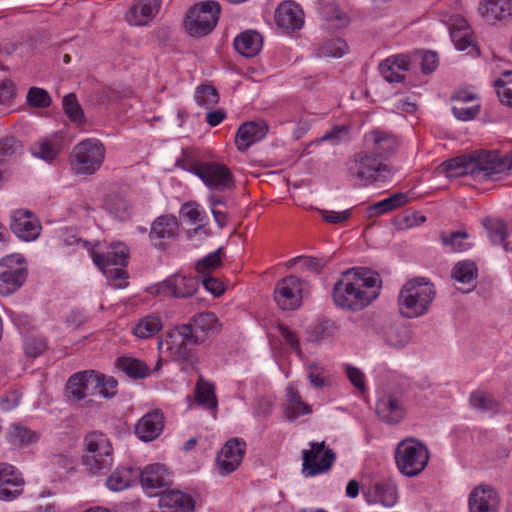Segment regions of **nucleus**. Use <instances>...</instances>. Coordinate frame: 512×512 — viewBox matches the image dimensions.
<instances>
[{
	"label": "nucleus",
	"mask_w": 512,
	"mask_h": 512,
	"mask_svg": "<svg viewBox=\"0 0 512 512\" xmlns=\"http://www.w3.org/2000/svg\"><path fill=\"white\" fill-rule=\"evenodd\" d=\"M22 474L11 464L0 463V500L12 501L23 492Z\"/></svg>",
	"instance_id": "18"
},
{
	"label": "nucleus",
	"mask_w": 512,
	"mask_h": 512,
	"mask_svg": "<svg viewBox=\"0 0 512 512\" xmlns=\"http://www.w3.org/2000/svg\"><path fill=\"white\" fill-rule=\"evenodd\" d=\"M11 230L19 239L29 242L40 235L41 224L32 212L19 209L11 215Z\"/></svg>",
	"instance_id": "17"
},
{
	"label": "nucleus",
	"mask_w": 512,
	"mask_h": 512,
	"mask_svg": "<svg viewBox=\"0 0 512 512\" xmlns=\"http://www.w3.org/2000/svg\"><path fill=\"white\" fill-rule=\"evenodd\" d=\"M176 166L197 176L203 162L196 160L191 151L183 150L182 156L176 160Z\"/></svg>",
	"instance_id": "59"
},
{
	"label": "nucleus",
	"mask_w": 512,
	"mask_h": 512,
	"mask_svg": "<svg viewBox=\"0 0 512 512\" xmlns=\"http://www.w3.org/2000/svg\"><path fill=\"white\" fill-rule=\"evenodd\" d=\"M429 450L414 438L402 440L395 449V462L398 470L406 477L419 475L429 461Z\"/></svg>",
	"instance_id": "7"
},
{
	"label": "nucleus",
	"mask_w": 512,
	"mask_h": 512,
	"mask_svg": "<svg viewBox=\"0 0 512 512\" xmlns=\"http://www.w3.org/2000/svg\"><path fill=\"white\" fill-rule=\"evenodd\" d=\"M106 211L115 219L125 221L132 215V206L129 201L120 194H109L104 200Z\"/></svg>",
	"instance_id": "36"
},
{
	"label": "nucleus",
	"mask_w": 512,
	"mask_h": 512,
	"mask_svg": "<svg viewBox=\"0 0 512 512\" xmlns=\"http://www.w3.org/2000/svg\"><path fill=\"white\" fill-rule=\"evenodd\" d=\"M383 161L370 149L356 153L347 163V176L358 185H369L384 169Z\"/></svg>",
	"instance_id": "9"
},
{
	"label": "nucleus",
	"mask_w": 512,
	"mask_h": 512,
	"mask_svg": "<svg viewBox=\"0 0 512 512\" xmlns=\"http://www.w3.org/2000/svg\"><path fill=\"white\" fill-rule=\"evenodd\" d=\"M23 349L27 357L36 358L47 349V341L42 337H28L24 341Z\"/></svg>",
	"instance_id": "58"
},
{
	"label": "nucleus",
	"mask_w": 512,
	"mask_h": 512,
	"mask_svg": "<svg viewBox=\"0 0 512 512\" xmlns=\"http://www.w3.org/2000/svg\"><path fill=\"white\" fill-rule=\"evenodd\" d=\"M310 294V286L307 281L289 275L277 282L274 289V300L283 311L297 310L303 298Z\"/></svg>",
	"instance_id": "10"
},
{
	"label": "nucleus",
	"mask_w": 512,
	"mask_h": 512,
	"mask_svg": "<svg viewBox=\"0 0 512 512\" xmlns=\"http://www.w3.org/2000/svg\"><path fill=\"white\" fill-rule=\"evenodd\" d=\"M409 58L406 55H394L379 64V71L389 83H399L405 78L404 72L409 70Z\"/></svg>",
	"instance_id": "29"
},
{
	"label": "nucleus",
	"mask_w": 512,
	"mask_h": 512,
	"mask_svg": "<svg viewBox=\"0 0 512 512\" xmlns=\"http://www.w3.org/2000/svg\"><path fill=\"white\" fill-rule=\"evenodd\" d=\"M484 226L488 232L490 240L494 244H504V248L507 250V244L504 243L507 236L505 223L498 219H486L484 221Z\"/></svg>",
	"instance_id": "51"
},
{
	"label": "nucleus",
	"mask_w": 512,
	"mask_h": 512,
	"mask_svg": "<svg viewBox=\"0 0 512 512\" xmlns=\"http://www.w3.org/2000/svg\"><path fill=\"white\" fill-rule=\"evenodd\" d=\"M511 168L512 164L507 158L489 151H475L469 155L458 156L439 166L448 178L470 175L477 180L493 179Z\"/></svg>",
	"instance_id": "3"
},
{
	"label": "nucleus",
	"mask_w": 512,
	"mask_h": 512,
	"mask_svg": "<svg viewBox=\"0 0 512 512\" xmlns=\"http://www.w3.org/2000/svg\"><path fill=\"white\" fill-rule=\"evenodd\" d=\"M478 276L476 264L471 260L458 262L452 269V277L460 283H470Z\"/></svg>",
	"instance_id": "47"
},
{
	"label": "nucleus",
	"mask_w": 512,
	"mask_h": 512,
	"mask_svg": "<svg viewBox=\"0 0 512 512\" xmlns=\"http://www.w3.org/2000/svg\"><path fill=\"white\" fill-rule=\"evenodd\" d=\"M498 506V494L491 486L480 485L469 496L470 512H497Z\"/></svg>",
	"instance_id": "22"
},
{
	"label": "nucleus",
	"mask_w": 512,
	"mask_h": 512,
	"mask_svg": "<svg viewBox=\"0 0 512 512\" xmlns=\"http://www.w3.org/2000/svg\"><path fill=\"white\" fill-rule=\"evenodd\" d=\"M479 12L489 24L504 21L512 15V2L510 0H485L479 5Z\"/></svg>",
	"instance_id": "30"
},
{
	"label": "nucleus",
	"mask_w": 512,
	"mask_h": 512,
	"mask_svg": "<svg viewBox=\"0 0 512 512\" xmlns=\"http://www.w3.org/2000/svg\"><path fill=\"white\" fill-rule=\"evenodd\" d=\"M480 112V105L475 104L470 107H465L464 105H453L452 113L453 115L461 121H469L474 119Z\"/></svg>",
	"instance_id": "64"
},
{
	"label": "nucleus",
	"mask_w": 512,
	"mask_h": 512,
	"mask_svg": "<svg viewBox=\"0 0 512 512\" xmlns=\"http://www.w3.org/2000/svg\"><path fill=\"white\" fill-rule=\"evenodd\" d=\"M495 89L500 102L512 107V71L503 73L502 77L496 80Z\"/></svg>",
	"instance_id": "50"
},
{
	"label": "nucleus",
	"mask_w": 512,
	"mask_h": 512,
	"mask_svg": "<svg viewBox=\"0 0 512 512\" xmlns=\"http://www.w3.org/2000/svg\"><path fill=\"white\" fill-rule=\"evenodd\" d=\"M219 331V321L215 313L202 312L194 315L186 324L171 330L165 341L173 361L182 365V370H196L198 358L190 348L203 344L212 334Z\"/></svg>",
	"instance_id": "1"
},
{
	"label": "nucleus",
	"mask_w": 512,
	"mask_h": 512,
	"mask_svg": "<svg viewBox=\"0 0 512 512\" xmlns=\"http://www.w3.org/2000/svg\"><path fill=\"white\" fill-rule=\"evenodd\" d=\"M177 231V218L173 215H161L153 221L149 232V238L152 241L171 239L176 236Z\"/></svg>",
	"instance_id": "33"
},
{
	"label": "nucleus",
	"mask_w": 512,
	"mask_h": 512,
	"mask_svg": "<svg viewBox=\"0 0 512 512\" xmlns=\"http://www.w3.org/2000/svg\"><path fill=\"white\" fill-rule=\"evenodd\" d=\"M117 380L113 377H105L99 373V388L97 389V395H101L104 398L113 397L116 394Z\"/></svg>",
	"instance_id": "63"
},
{
	"label": "nucleus",
	"mask_w": 512,
	"mask_h": 512,
	"mask_svg": "<svg viewBox=\"0 0 512 512\" xmlns=\"http://www.w3.org/2000/svg\"><path fill=\"white\" fill-rule=\"evenodd\" d=\"M198 287V279L173 274L151 287L150 292L164 297L188 298L196 293Z\"/></svg>",
	"instance_id": "14"
},
{
	"label": "nucleus",
	"mask_w": 512,
	"mask_h": 512,
	"mask_svg": "<svg viewBox=\"0 0 512 512\" xmlns=\"http://www.w3.org/2000/svg\"><path fill=\"white\" fill-rule=\"evenodd\" d=\"M380 287L377 274L364 268L348 269L334 284L333 300L342 309L361 311L378 297Z\"/></svg>",
	"instance_id": "2"
},
{
	"label": "nucleus",
	"mask_w": 512,
	"mask_h": 512,
	"mask_svg": "<svg viewBox=\"0 0 512 512\" xmlns=\"http://www.w3.org/2000/svg\"><path fill=\"white\" fill-rule=\"evenodd\" d=\"M40 438V435L25 426L20 424L11 425L7 439L13 445L23 446L36 443Z\"/></svg>",
	"instance_id": "44"
},
{
	"label": "nucleus",
	"mask_w": 512,
	"mask_h": 512,
	"mask_svg": "<svg viewBox=\"0 0 512 512\" xmlns=\"http://www.w3.org/2000/svg\"><path fill=\"white\" fill-rule=\"evenodd\" d=\"M469 235L466 231L441 232L440 240L443 246L448 247L451 252H464L470 249L467 241Z\"/></svg>",
	"instance_id": "46"
},
{
	"label": "nucleus",
	"mask_w": 512,
	"mask_h": 512,
	"mask_svg": "<svg viewBox=\"0 0 512 512\" xmlns=\"http://www.w3.org/2000/svg\"><path fill=\"white\" fill-rule=\"evenodd\" d=\"M195 100L198 105L210 108L218 103L219 95L213 86L201 85L196 90Z\"/></svg>",
	"instance_id": "55"
},
{
	"label": "nucleus",
	"mask_w": 512,
	"mask_h": 512,
	"mask_svg": "<svg viewBox=\"0 0 512 512\" xmlns=\"http://www.w3.org/2000/svg\"><path fill=\"white\" fill-rule=\"evenodd\" d=\"M164 428V415L156 409L146 413L137 423L135 433L142 441L149 442L157 438Z\"/></svg>",
	"instance_id": "24"
},
{
	"label": "nucleus",
	"mask_w": 512,
	"mask_h": 512,
	"mask_svg": "<svg viewBox=\"0 0 512 512\" xmlns=\"http://www.w3.org/2000/svg\"><path fill=\"white\" fill-rule=\"evenodd\" d=\"M363 495L368 503H380L385 507H393L398 500V489L394 481L382 479L363 490Z\"/></svg>",
	"instance_id": "20"
},
{
	"label": "nucleus",
	"mask_w": 512,
	"mask_h": 512,
	"mask_svg": "<svg viewBox=\"0 0 512 512\" xmlns=\"http://www.w3.org/2000/svg\"><path fill=\"white\" fill-rule=\"evenodd\" d=\"M28 276L25 258L10 254L0 260V295L9 296L20 289Z\"/></svg>",
	"instance_id": "11"
},
{
	"label": "nucleus",
	"mask_w": 512,
	"mask_h": 512,
	"mask_svg": "<svg viewBox=\"0 0 512 512\" xmlns=\"http://www.w3.org/2000/svg\"><path fill=\"white\" fill-rule=\"evenodd\" d=\"M385 341L392 347L403 348L410 341V332L404 326H390L385 331Z\"/></svg>",
	"instance_id": "49"
},
{
	"label": "nucleus",
	"mask_w": 512,
	"mask_h": 512,
	"mask_svg": "<svg viewBox=\"0 0 512 512\" xmlns=\"http://www.w3.org/2000/svg\"><path fill=\"white\" fill-rule=\"evenodd\" d=\"M275 21L279 27L296 30L304 22V14L299 5L293 1L281 3L275 11Z\"/></svg>",
	"instance_id": "26"
},
{
	"label": "nucleus",
	"mask_w": 512,
	"mask_h": 512,
	"mask_svg": "<svg viewBox=\"0 0 512 512\" xmlns=\"http://www.w3.org/2000/svg\"><path fill=\"white\" fill-rule=\"evenodd\" d=\"M99 373L94 370L79 371L71 375L65 385L68 401L79 402L97 395Z\"/></svg>",
	"instance_id": "13"
},
{
	"label": "nucleus",
	"mask_w": 512,
	"mask_h": 512,
	"mask_svg": "<svg viewBox=\"0 0 512 512\" xmlns=\"http://www.w3.org/2000/svg\"><path fill=\"white\" fill-rule=\"evenodd\" d=\"M408 202V196L405 193H394L375 204L367 207L366 214L368 218H374L399 208Z\"/></svg>",
	"instance_id": "37"
},
{
	"label": "nucleus",
	"mask_w": 512,
	"mask_h": 512,
	"mask_svg": "<svg viewBox=\"0 0 512 512\" xmlns=\"http://www.w3.org/2000/svg\"><path fill=\"white\" fill-rule=\"evenodd\" d=\"M376 412L383 422L394 424L400 422L405 416L402 403L394 397H384L377 402Z\"/></svg>",
	"instance_id": "31"
},
{
	"label": "nucleus",
	"mask_w": 512,
	"mask_h": 512,
	"mask_svg": "<svg viewBox=\"0 0 512 512\" xmlns=\"http://www.w3.org/2000/svg\"><path fill=\"white\" fill-rule=\"evenodd\" d=\"M436 290L433 283L424 277L406 282L398 295L399 312L405 318H417L427 313Z\"/></svg>",
	"instance_id": "4"
},
{
	"label": "nucleus",
	"mask_w": 512,
	"mask_h": 512,
	"mask_svg": "<svg viewBox=\"0 0 512 512\" xmlns=\"http://www.w3.org/2000/svg\"><path fill=\"white\" fill-rule=\"evenodd\" d=\"M181 214L184 218L188 219L192 223H203L207 220V215L204 211L200 210V207L195 202H187L181 207ZM200 232H203L205 235H208V232L205 228L204 224H200L192 230L188 231V238L192 239V237Z\"/></svg>",
	"instance_id": "41"
},
{
	"label": "nucleus",
	"mask_w": 512,
	"mask_h": 512,
	"mask_svg": "<svg viewBox=\"0 0 512 512\" xmlns=\"http://www.w3.org/2000/svg\"><path fill=\"white\" fill-rule=\"evenodd\" d=\"M308 378L310 383L316 388H322L330 383L326 371L317 364L309 366Z\"/></svg>",
	"instance_id": "62"
},
{
	"label": "nucleus",
	"mask_w": 512,
	"mask_h": 512,
	"mask_svg": "<svg viewBox=\"0 0 512 512\" xmlns=\"http://www.w3.org/2000/svg\"><path fill=\"white\" fill-rule=\"evenodd\" d=\"M27 102L33 107L47 108L51 104V97L46 90L38 87H31L27 93Z\"/></svg>",
	"instance_id": "57"
},
{
	"label": "nucleus",
	"mask_w": 512,
	"mask_h": 512,
	"mask_svg": "<svg viewBox=\"0 0 512 512\" xmlns=\"http://www.w3.org/2000/svg\"><path fill=\"white\" fill-rule=\"evenodd\" d=\"M138 478V471L130 467L117 468L106 480L107 487L112 491H121L133 484Z\"/></svg>",
	"instance_id": "40"
},
{
	"label": "nucleus",
	"mask_w": 512,
	"mask_h": 512,
	"mask_svg": "<svg viewBox=\"0 0 512 512\" xmlns=\"http://www.w3.org/2000/svg\"><path fill=\"white\" fill-rule=\"evenodd\" d=\"M349 138V128L346 125L334 126L330 131L326 132L321 141H330L333 145L347 141Z\"/></svg>",
	"instance_id": "61"
},
{
	"label": "nucleus",
	"mask_w": 512,
	"mask_h": 512,
	"mask_svg": "<svg viewBox=\"0 0 512 512\" xmlns=\"http://www.w3.org/2000/svg\"><path fill=\"white\" fill-rule=\"evenodd\" d=\"M62 138L54 135L51 138L41 139L31 147V152L35 157L45 161H51L56 158L62 148Z\"/></svg>",
	"instance_id": "39"
},
{
	"label": "nucleus",
	"mask_w": 512,
	"mask_h": 512,
	"mask_svg": "<svg viewBox=\"0 0 512 512\" xmlns=\"http://www.w3.org/2000/svg\"><path fill=\"white\" fill-rule=\"evenodd\" d=\"M128 248L123 243H112L107 252L95 253L92 258L96 265H121L126 266L128 260Z\"/></svg>",
	"instance_id": "35"
},
{
	"label": "nucleus",
	"mask_w": 512,
	"mask_h": 512,
	"mask_svg": "<svg viewBox=\"0 0 512 512\" xmlns=\"http://www.w3.org/2000/svg\"><path fill=\"white\" fill-rule=\"evenodd\" d=\"M267 132L268 126L263 120L242 124L238 128L235 138L238 150H246L249 146L264 138Z\"/></svg>",
	"instance_id": "25"
},
{
	"label": "nucleus",
	"mask_w": 512,
	"mask_h": 512,
	"mask_svg": "<svg viewBox=\"0 0 512 512\" xmlns=\"http://www.w3.org/2000/svg\"><path fill=\"white\" fill-rule=\"evenodd\" d=\"M142 487L152 494L153 491L172 483V473L162 464H151L138 472Z\"/></svg>",
	"instance_id": "21"
},
{
	"label": "nucleus",
	"mask_w": 512,
	"mask_h": 512,
	"mask_svg": "<svg viewBox=\"0 0 512 512\" xmlns=\"http://www.w3.org/2000/svg\"><path fill=\"white\" fill-rule=\"evenodd\" d=\"M63 109L65 114L73 122H81L83 119V111L78 103L75 94L71 93L63 98Z\"/></svg>",
	"instance_id": "56"
},
{
	"label": "nucleus",
	"mask_w": 512,
	"mask_h": 512,
	"mask_svg": "<svg viewBox=\"0 0 512 512\" xmlns=\"http://www.w3.org/2000/svg\"><path fill=\"white\" fill-rule=\"evenodd\" d=\"M302 474L304 477H314L326 473L335 461V453L325 447V442H311L310 449L302 452Z\"/></svg>",
	"instance_id": "12"
},
{
	"label": "nucleus",
	"mask_w": 512,
	"mask_h": 512,
	"mask_svg": "<svg viewBox=\"0 0 512 512\" xmlns=\"http://www.w3.org/2000/svg\"><path fill=\"white\" fill-rule=\"evenodd\" d=\"M115 364L121 372L133 379L145 378L150 374L147 365L136 358L119 357Z\"/></svg>",
	"instance_id": "42"
},
{
	"label": "nucleus",
	"mask_w": 512,
	"mask_h": 512,
	"mask_svg": "<svg viewBox=\"0 0 512 512\" xmlns=\"http://www.w3.org/2000/svg\"><path fill=\"white\" fill-rule=\"evenodd\" d=\"M195 400L197 404L207 408L216 409L217 399L214 391V385L199 377L195 387Z\"/></svg>",
	"instance_id": "43"
},
{
	"label": "nucleus",
	"mask_w": 512,
	"mask_h": 512,
	"mask_svg": "<svg viewBox=\"0 0 512 512\" xmlns=\"http://www.w3.org/2000/svg\"><path fill=\"white\" fill-rule=\"evenodd\" d=\"M285 398L284 413L289 421L292 422L300 416L307 415L312 412L311 407L302 400L300 394L294 387H287Z\"/></svg>",
	"instance_id": "32"
},
{
	"label": "nucleus",
	"mask_w": 512,
	"mask_h": 512,
	"mask_svg": "<svg viewBox=\"0 0 512 512\" xmlns=\"http://www.w3.org/2000/svg\"><path fill=\"white\" fill-rule=\"evenodd\" d=\"M234 48L244 57H254L262 48V37L256 31H244L234 39Z\"/></svg>",
	"instance_id": "34"
},
{
	"label": "nucleus",
	"mask_w": 512,
	"mask_h": 512,
	"mask_svg": "<svg viewBox=\"0 0 512 512\" xmlns=\"http://www.w3.org/2000/svg\"><path fill=\"white\" fill-rule=\"evenodd\" d=\"M161 512H194L195 501L180 490L164 491L159 495L158 501Z\"/></svg>",
	"instance_id": "23"
},
{
	"label": "nucleus",
	"mask_w": 512,
	"mask_h": 512,
	"mask_svg": "<svg viewBox=\"0 0 512 512\" xmlns=\"http://www.w3.org/2000/svg\"><path fill=\"white\" fill-rule=\"evenodd\" d=\"M472 30L463 18H457L450 27L451 40L457 50L467 51V54H478V49L472 38Z\"/></svg>",
	"instance_id": "27"
},
{
	"label": "nucleus",
	"mask_w": 512,
	"mask_h": 512,
	"mask_svg": "<svg viewBox=\"0 0 512 512\" xmlns=\"http://www.w3.org/2000/svg\"><path fill=\"white\" fill-rule=\"evenodd\" d=\"M246 444L239 438L228 440L216 458V464L221 475H228L235 471L242 462Z\"/></svg>",
	"instance_id": "16"
},
{
	"label": "nucleus",
	"mask_w": 512,
	"mask_h": 512,
	"mask_svg": "<svg viewBox=\"0 0 512 512\" xmlns=\"http://www.w3.org/2000/svg\"><path fill=\"white\" fill-rule=\"evenodd\" d=\"M82 464L93 474L101 473L113 463V448L108 437L99 431L84 437Z\"/></svg>",
	"instance_id": "6"
},
{
	"label": "nucleus",
	"mask_w": 512,
	"mask_h": 512,
	"mask_svg": "<svg viewBox=\"0 0 512 512\" xmlns=\"http://www.w3.org/2000/svg\"><path fill=\"white\" fill-rule=\"evenodd\" d=\"M105 155V146L99 139H84L77 143L71 151L69 157L71 170L76 175H93L103 165Z\"/></svg>",
	"instance_id": "5"
},
{
	"label": "nucleus",
	"mask_w": 512,
	"mask_h": 512,
	"mask_svg": "<svg viewBox=\"0 0 512 512\" xmlns=\"http://www.w3.org/2000/svg\"><path fill=\"white\" fill-rule=\"evenodd\" d=\"M162 321L157 315H147L141 318L133 328L136 337L146 339L153 337L162 329Z\"/></svg>",
	"instance_id": "45"
},
{
	"label": "nucleus",
	"mask_w": 512,
	"mask_h": 512,
	"mask_svg": "<svg viewBox=\"0 0 512 512\" xmlns=\"http://www.w3.org/2000/svg\"><path fill=\"white\" fill-rule=\"evenodd\" d=\"M364 142L366 148L379 156L382 161L392 156L399 146V141L393 134L378 129L366 133Z\"/></svg>",
	"instance_id": "19"
},
{
	"label": "nucleus",
	"mask_w": 512,
	"mask_h": 512,
	"mask_svg": "<svg viewBox=\"0 0 512 512\" xmlns=\"http://www.w3.org/2000/svg\"><path fill=\"white\" fill-rule=\"evenodd\" d=\"M108 280L113 283L115 288H123L127 285V272L125 266L121 265H97Z\"/></svg>",
	"instance_id": "52"
},
{
	"label": "nucleus",
	"mask_w": 512,
	"mask_h": 512,
	"mask_svg": "<svg viewBox=\"0 0 512 512\" xmlns=\"http://www.w3.org/2000/svg\"><path fill=\"white\" fill-rule=\"evenodd\" d=\"M469 401L473 408L483 412L496 413L499 410V402L490 393L473 392Z\"/></svg>",
	"instance_id": "48"
},
{
	"label": "nucleus",
	"mask_w": 512,
	"mask_h": 512,
	"mask_svg": "<svg viewBox=\"0 0 512 512\" xmlns=\"http://www.w3.org/2000/svg\"><path fill=\"white\" fill-rule=\"evenodd\" d=\"M339 332V325L329 319H324L314 324L308 330V341L322 343L333 340Z\"/></svg>",
	"instance_id": "38"
},
{
	"label": "nucleus",
	"mask_w": 512,
	"mask_h": 512,
	"mask_svg": "<svg viewBox=\"0 0 512 512\" xmlns=\"http://www.w3.org/2000/svg\"><path fill=\"white\" fill-rule=\"evenodd\" d=\"M197 177L211 190L224 191L234 187L233 175L230 169L218 162H203Z\"/></svg>",
	"instance_id": "15"
},
{
	"label": "nucleus",
	"mask_w": 512,
	"mask_h": 512,
	"mask_svg": "<svg viewBox=\"0 0 512 512\" xmlns=\"http://www.w3.org/2000/svg\"><path fill=\"white\" fill-rule=\"evenodd\" d=\"M318 212L325 222L333 225H339L348 221L352 215V209H346L343 211L318 209Z\"/></svg>",
	"instance_id": "60"
},
{
	"label": "nucleus",
	"mask_w": 512,
	"mask_h": 512,
	"mask_svg": "<svg viewBox=\"0 0 512 512\" xmlns=\"http://www.w3.org/2000/svg\"><path fill=\"white\" fill-rule=\"evenodd\" d=\"M348 46L341 38L329 39L319 48L321 56L340 58L347 52Z\"/></svg>",
	"instance_id": "53"
},
{
	"label": "nucleus",
	"mask_w": 512,
	"mask_h": 512,
	"mask_svg": "<svg viewBox=\"0 0 512 512\" xmlns=\"http://www.w3.org/2000/svg\"><path fill=\"white\" fill-rule=\"evenodd\" d=\"M220 12V4L213 0L195 4L189 9L184 20L187 33L194 37L209 34L217 25Z\"/></svg>",
	"instance_id": "8"
},
{
	"label": "nucleus",
	"mask_w": 512,
	"mask_h": 512,
	"mask_svg": "<svg viewBox=\"0 0 512 512\" xmlns=\"http://www.w3.org/2000/svg\"><path fill=\"white\" fill-rule=\"evenodd\" d=\"M159 8L160 0H135L126 14L127 21L135 26L146 25L155 17Z\"/></svg>",
	"instance_id": "28"
},
{
	"label": "nucleus",
	"mask_w": 512,
	"mask_h": 512,
	"mask_svg": "<svg viewBox=\"0 0 512 512\" xmlns=\"http://www.w3.org/2000/svg\"><path fill=\"white\" fill-rule=\"evenodd\" d=\"M222 248H218L216 251L208 254L207 256L201 258L197 261L195 265L196 271L205 276L206 273H209L218 267L221 266L222 260H221V254H222Z\"/></svg>",
	"instance_id": "54"
}]
</instances>
